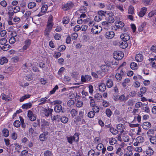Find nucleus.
<instances>
[{
  "instance_id": "f257e3e1",
  "label": "nucleus",
  "mask_w": 156,
  "mask_h": 156,
  "mask_svg": "<svg viewBox=\"0 0 156 156\" xmlns=\"http://www.w3.org/2000/svg\"><path fill=\"white\" fill-rule=\"evenodd\" d=\"M68 142L70 144H72L73 141L78 142L79 140V136L75 134L74 136L66 137Z\"/></svg>"
},
{
  "instance_id": "f03ea898",
  "label": "nucleus",
  "mask_w": 156,
  "mask_h": 156,
  "mask_svg": "<svg viewBox=\"0 0 156 156\" xmlns=\"http://www.w3.org/2000/svg\"><path fill=\"white\" fill-rule=\"evenodd\" d=\"M124 56V54L122 51H115L114 53V58L118 60L122 59Z\"/></svg>"
},
{
  "instance_id": "7ed1b4c3",
  "label": "nucleus",
  "mask_w": 156,
  "mask_h": 156,
  "mask_svg": "<svg viewBox=\"0 0 156 156\" xmlns=\"http://www.w3.org/2000/svg\"><path fill=\"white\" fill-rule=\"evenodd\" d=\"M74 5L73 3L71 2H68L64 4L62 7V9L65 11H66L73 8Z\"/></svg>"
},
{
  "instance_id": "20e7f679",
  "label": "nucleus",
  "mask_w": 156,
  "mask_h": 156,
  "mask_svg": "<svg viewBox=\"0 0 156 156\" xmlns=\"http://www.w3.org/2000/svg\"><path fill=\"white\" fill-rule=\"evenodd\" d=\"M42 112L44 113L46 116H48L49 115L51 114L52 112L53 111V109L48 108L47 109L43 108L42 109Z\"/></svg>"
},
{
  "instance_id": "39448f33",
  "label": "nucleus",
  "mask_w": 156,
  "mask_h": 156,
  "mask_svg": "<svg viewBox=\"0 0 156 156\" xmlns=\"http://www.w3.org/2000/svg\"><path fill=\"white\" fill-rule=\"evenodd\" d=\"M101 30V27L100 26L95 25L92 28L91 32L94 34H98L100 32Z\"/></svg>"
},
{
  "instance_id": "423d86ee",
  "label": "nucleus",
  "mask_w": 156,
  "mask_h": 156,
  "mask_svg": "<svg viewBox=\"0 0 156 156\" xmlns=\"http://www.w3.org/2000/svg\"><path fill=\"white\" fill-rule=\"evenodd\" d=\"M118 72L115 75V78L118 81L121 80L122 77L124 74V72L122 70H118Z\"/></svg>"
},
{
  "instance_id": "0eeeda50",
  "label": "nucleus",
  "mask_w": 156,
  "mask_h": 156,
  "mask_svg": "<svg viewBox=\"0 0 156 156\" xmlns=\"http://www.w3.org/2000/svg\"><path fill=\"white\" fill-rule=\"evenodd\" d=\"M115 43H116L117 44H119L120 47L123 49L126 48L128 45L127 42L122 40L119 42L115 41L114 42V44Z\"/></svg>"
},
{
  "instance_id": "6e6552de",
  "label": "nucleus",
  "mask_w": 156,
  "mask_h": 156,
  "mask_svg": "<svg viewBox=\"0 0 156 156\" xmlns=\"http://www.w3.org/2000/svg\"><path fill=\"white\" fill-rule=\"evenodd\" d=\"M115 36V33L113 31H108L105 34V37L108 39L113 38Z\"/></svg>"
},
{
  "instance_id": "1a4fd4ad",
  "label": "nucleus",
  "mask_w": 156,
  "mask_h": 156,
  "mask_svg": "<svg viewBox=\"0 0 156 156\" xmlns=\"http://www.w3.org/2000/svg\"><path fill=\"white\" fill-rule=\"evenodd\" d=\"M48 6L46 5H43L41 8V12L37 15L38 16H40L43 15L47 11Z\"/></svg>"
},
{
  "instance_id": "9d476101",
  "label": "nucleus",
  "mask_w": 156,
  "mask_h": 156,
  "mask_svg": "<svg viewBox=\"0 0 156 156\" xmlns=\"http://www.w3.org/2000/svg\"><path fill=\"white\" fill-rule=\"evenodd\" d=\"M28 117L31 121H34L36 119V116L34 115L32 112L29 110L28 112Z\"/></svg>"
},
{
  "instance_id": "9b49d317",
  "label": "nucleus",
  "mask_w": 156,
  "mask_h": 156,
  "mask_svg": "<svg viewBox=\"0 0 156 156\" xmlns=\"http://www.w3.org/2000/svg\"><path fill=\"white\" fill-rule=\"evenodd\" d=\"M120 38L122 40L127 42L130 39V36L128 34L124 33L120 35Z\"/></svg>"
},
{
  "instance_id": "f8f14e48",
  "label": "nucleus",
  "mask_w": 156,
  "mask_h": 156,
  "mask_svg": "<svg viewBox=\"0 0 156 156\" xmlns=\"http://www.w3.org/2000/svg\"><path fill=\"white\" fill-rule=\"evenodd\" d=\"M91 79V76L90 75H85L84 76L82 75L81 76V80L83 82L90 81Z\"/></svg>"
},
{
  "instance_id": "ddd939ff",
  "label": "nucleus",
  "mask_w": 156,
  "mask_h": 156,
  "mask_svg": "<svg viewBox=\"0 0 156 156\" xmlns=\"http://www.w3.org/2000/svg\"><path fill=\"white\" fill-rule=\"evenodd\" d=\"M147 90V88L146 87H141L140 89V93H140L139 92L138 93L139 96L140 97H142L143 95L146 93Z\"/></svg>"
},
{
  "instance_id": "4468645a",
  "label": "nucleus",
  "mask_w": 156,
  "mask_h": 156,
  "mask_svg": "<svg viewBox=\"0 0 156 156\" xmlns=\"http://www.w3.org/2000/svg\"><path fill=\"white\" fill-rule=\"evenodd\" d=\"M54 110L55 112L57 113L60 112H63L62 110V107L60 105H57L54 108Z\"/></svg>"
},
{
  "instance_id": "2eb2a0df",
  "label": "nucleus",
  "mask_w": 156,
  "mask_h": 156,
  "mask_svg": "<svg viewBox=\"0 0 156 156\" xmlns=\"http://www.w3.org/2000/svg\"><path fill=\"white\" fill-rule=\"evenodd\" d=\"M142 127L144 129H147L151 126V123L148 122H144L142 125Z\"/></svg>"
},
{
  "instance_id": "dca6fc26",
  "label": "nucleus",
  "mask_w": 156,
  "mask_h": 156,
  "mask_svg": "<svg viewBox=\"0 0 156 156\" xmlns=\"http://www.w3.org/2000/svg\"><path fill=\"white\" fill-rule=\"evenodd\" d=\"M145 152L149 156L152 155L154 153V151L150 147H147L146 150Z\"/></svg>"
},
{
  "instance_id": "f3484780",
  "label": "nucleus",
  "mask_w": 156,
  "mask_h": 156,
  "mask_svg": "<svg viewBox=\"0 0 156 156\" xmlns=\"http://www.w3.org/2000/svg\"><path fill=\"white\" fill-rule=\"evenodd\" d=\"M99 90L102 92L105 91L106 89V86L105 83H101L99 85Z\"/></svg>"
},
{
  "instance_id": "a211bd4d",
  "label": "nucleus",
  "mask_w": 156,
  "mask_h": 156,
  "mask_svg": "<svg viewBox=\"0 0 156 156\" xmlns=\"http://www.w3.org/2000/svg\"><path fill=\"white\" fill-rule=\"evenodd\" d=\"M111 68V67L106 65H102L101 67V70L104 72H107Z\"/></svg>"
},
{
  "instance_id": "6ab92c4d",
  "label": "nucleus",
  "mask_w": 156,
  "mask_h": 156,
  "mask_svg": "<svg viewBox=\"0 0 156 156\" xmlns=\"http://www.w3.org/2000/svg\"><path fill=\"white\" fill-rule=\"evenodd\" d=\"M147 9V8L146 7L142 8L138 14L139 16L140 17H143L145 15Z\"/></svg>"
},
{
  "instance_id": "aec40b11",
  "label": "nucleus",
  "mask_w": 156,
  "mask_h": 156,
  "mask_svg": "<svg viewBox=\"0 0 156 156\" xmlns=\"http://www.w3.org/2000/svg\"><path fill=\"white\" fill-rule=\"evenodd\" d=\"M115 26L119 28H121L124 26V23L121 21H117L115 22Z\"/></svg>"
},
{
  "instance_id": "412c9836",
  "label": "nucleus",
  "mask_w": 156,
  "mask_h": 156,
  "mask_svg": "<svg viewBox=\"0 0 156 156\" xmlns=\"http://www.w3.org/2000/svg\"><path fill=\"white\" fill-rule=\"evenodd\" d=\"M135 59L137 62H141L143 60V56L141 54H137L136 55Z\"/></svg>"
},
{
  "instance_id": "4be33fe9",
  "label": "nucleus",
  "mask_w": 156,
  "mask_h": 156,
  "mask_svg": "<svg viewBox=\"0 0 156 156\" xmlns=\"http://www.w3.org/2000/svg\"><path fill=\"white\" fill-rule=\"evenodd\" d=\"M155 131V130H154V129H149L147 133V136L149 137L154 136V131Z\"/></svg>"
},
{
  "instance_id": "5701e85b",
  "label": "nucleus",
  "mask_w": 156,
  "mask_h": 156,
  "mask_svg": "<svg viewBox=\"0 0 156 156\" xmlns=\"http://www.w3.org/2000/svg\"><path fill=\"white\" fill-rule=\"evenodd\" d=\"M151 65L152 67H156V58H151L149 59Z\"/></svg>"
},
{
  "instance_id": "b1692460",
  "label": "nucleus",
  "mask_w": 156,
  "mask_h": 156,
  "mask_svg": "<svg viewBox=\"0 0 156 156\" xmlns=\"http://www.w3.org/2000/svg\"><path fill=\"white\" fill-rule=\"evenodd\" d=\"M144 138L141 136L137 137L135 139V141L140 144L142 143L144 141Z\"/></svg>"
},
{
  "instance_id": "393cba45",
  "label": "nucleus",
  "mask_w": 156,
  "mask_h": 156,
  "mask_svg": "<svg viewBox=\"0 0 156 156\" xmlns=\"http://www.w3.org/2000/svg\"><path fill=\"white\" fill-rule=\"evenodd\" d=\"M149 140L152 144L155 145L156 144V137L155 136L150 137Z\"/></svg>"
},
{
  "instance_id": "a878e982",
  "label": "nucleus",
  "mask_w": 156,
  "mask_h": 156,
  "mask_svg": "<svg viewBox=\"0 0 156 156\" xmlns=\"http://www.w3.org/2000/svg\"><path fill=\"white\" fill-rule=\"evenodd\" d=\"M8 62V59L5 57H2L0 59V64L2 65L7 63Z\"/></svg>"
},
{
  "instance_id": "bb28decb",
  "label": "nucleus",
  "mask_w": 156,
  "mask_h": 156,
  "mask_svg": "<svg viewBox=\"0 0 156 156\" xmlns=\"http://www.w3.org/2000/svg\"><path fill=\"white\" fill-rule=\"evenodd\" d=\"M32 104L30 102L23 104L22 106V108L24 109H28L32 106Z\"/></svg>"
},
{
  "instance_id": "cd10ccee",
  "label": "nucleus",
  "mask_w": 156,
  "mask_h": 156,
  "mask_svg": "<svg viewBox=\"0 0 156 156\" xmlns=\"http://www.w3.org/2000/svg\"><path fill=\"white\" fill-rule=\"evenodd\" d=\"M53 24V23H47V27L45 29H46V30L48 31H50L52 29Z\"/></svg>"
},
{
  "instance_id": "c85d7f7f",
  "label": "nucleus",
  "mask_w": 156,
  "mask_h": 156,
  "mask_svg": "<svg viewBox=\"0 0 156 156\" xmlns=\"http://www.w3.org/2000/svg\"><path fill=\"white\" fill-rule=\"evenodd\" d=\"M106 85L108 88L112 87L113 85L112 80L110 79H108L106 82Z\"/></svg>"
},
{
  "instance_id": "c756f323",
  "label": "nucleus",
  "mask_w": 156,
  "mask_h": 156,
  "mask_svg": "<svg viewBox=\"0 0 156 156\" xmlns=\"http://www.w3.org/2000/svg\"><path fill=\"white\" fill-rule=\"evenodd\" d=\"M48 133H42L39 136V139L41 141H44L45 140L46 138L45 136L48 135Z\"/></svg>"
},
{
  "instance_id": "7c9ffc66",
  "label": "nucleus",
  "mask_w": 156,
  "mask_h": 156,
  "mask_svg": "<svg viewBox=\"0 0 156 156\" xmlns=\"http://www.w3.org/2000/svg\"><path fill=\"white\" fill-rule=\"evenodd\" d=\"M36 6V4L34 2H29L27 5V7L28 8L30 9H32Z\"/></svg>"
},
{
  "instance_id": "2f4dec72",
  "label": "nucleus",
  "mask_w": 156,
  "mask_h": 156,
  "mask_svg": "<svg viewBox=\"0 0 156 156\" xmlns=\"http://www.w3.org/2000/svg\"><path fill=\"white\" fill-rule=\"evenodd\" d=\"M61 122L63 123H66L68 121V118L65 116H62L60 118Z\"/></svg>"
},
{
  "instance_id": "473e14b6",
  "label": "nucleus",
  "mask_w": 156,
  "mask_h": 156,
  "mask_svg": "<svg viewBox=\"0 0 156 156\" xmlns=\"http://www.w3.org/2000/svg\"><path fill=\"white\" fill-rule=\"evenodd\" d=\"M87 8L83 6L80 8L78 12L80 13H85L87 12Z\"/></svg>"
},
{
  "instance_id": "72a5a7b5",
  "label": "nucleus",
  "mask_w": 156,
  "mask_h": 156,
  "mask_svg": "<svg viewBox=\"0 0 156 156\" xmlns=\"http://www.w3.org/2000/svg\"><path fill=\"white\" fill-rule=\"evenodd\" d=\"M117 142L115 138H109V142L111 145H114Z\"/></svg>"
},
{
  "instance_id": "f704fd0d",
  "label": "nucleus",
  "mask_w": 156,
  "mask_h": 156,
  "mask_svg": "<svg viewBox=\"0 0 156 156\" xmlns=\"http://www.w3.org/2000/svg\"><path fill=\"white\" fill-rule=\"evenodd\" d=\"M130 80L129 78L125 79L123 82L122 83V84L124 88L125 87L126 85V84L129 83Z\"/></svg>"
},
{
  "instance_id": "c9c22d12",
  "label": "nucleus",
  "mask_w": 156,
  "mask_h": 156,
  "mask_svg": "<svg viewBox=\"0 0 156 156\" xmlns=\"http://www.w3.org/2000/svg\"><path fill=\"white\" fill-rule=\"evenodd\" d=\"M48 98L47 97H45L44 98H42L39 100V101L40 102L39 105H41L45 104L47 102V99Z\"/></svg>"
},
{
  "instance_id": "e433bc0d",
  "label": "nucleus",
  "mask_w": 156,
  "mask_h": 156,
  "mask_svg": "<svg viewBox=\"0 0 156 156\" xmlns=\"http://www.w3.org/2000/svg\"><path fill=\"white\" fill-rule=\"evenodd\" d=\"M69 18L68 16H66L63 18L62 23L63 24H68L69 22Z\"/></svg>"
},
{
  "instance_id": "4c0bfd02",
  "label": "nucleus",
  "mask_w": 156,
  "mask_h": 156,
  "mask_svg": "<svg viewBox=\"0 0 156 156\" xmlns=\"http://www.w3.org/2000/svg\"><path fill=\"white\" fill-rule=\"evenodd\" d=\"M2 133L3 136L5 137H8L9 135V130L6 129H4L2 130Z\"/></svg>"
},
{
  "instance_id": "58836bf2",
  "label": "nucleus",
  "mask_w": 156,
  "mask_h": 156,
  "mask_svg": "<svg viewBox=\"0 0 156 156\" xmlns=\"http://www.w3.org/2000/svg\"><path fill=\"white\" fill-rule=\"evenodd\" d=\"M131 68L133 70H135L137 68V65L135 62H132L130 64Z\"/></svg>"
},
{
  "instance_id": "ea45409f",
  "label": "nucleus",
  "mask_w": 156,
  "mask_h": 156,
  "mask_svg": "<svg viewBox=\"0 0 156 156\" xmlns=\"http://www.w3.org/2000/svg\"><path fill=\"white\" fill-rule=\"evenodd\" d=\"M102 25L103 27L104 28H107V27H108L110 26L109 23L108 22L104 21L102 23Z\"/></svg>"
},
{
  "instance_id": "a19ab883",
  "label": "nucleus",
  "mask_w": 156,
  "mask_h": 156,
  "mask_svg": "<svg viewBox=\"0 0 156 156\" xmlns=\"http://www.w3.org/2000/svg\"><path fill=\"white\" fill-rule=\"evenodd\" d=\"M103 17L98 14L95 16L94 17V20L95 21L99 22L101 21Z\"/></svg>"
},
{
  "instance_id": "79ce46f5",
  "label": "nucleus",
  "mask_w": 156,
  "mask_h": 156,
  "mask_svg": "<svg viewBox=\"0 0 156 156\" xmlns=\"http://www.w3.org/2000/svg\"><path fill=\"white\" fill-rule=\"evenodd\" d=\"M118 99L121 101H126L128 99V98L126 97L124 94H122L119 96Z\"/></svg>"
},
{
  "instance_id": "37998d69",
  "label": "nucleus",
  "mask_w": 156,
  "mask_h": 156,
  "mask_svg": "<svg viewBox=\"0 0 156 156\" xmlns=\"http://www.w3.org/2000/svg\"><path fill=\"white\" fill-rule=\"evenodd\" d=\"M70 113L71 115V116L73 117H74L77 114L78 112L75 109H72L71 112Z\"/></svg>"
},
{
  "instance_id": "c03bdc74",
  "label": "nucleus",
  "mask_w": 156,
  "mask_h": 156,
  "mask_svg": "<svg viewBox=\"0 0 156 156\" xmlns=\"http://www.w3.org/2000/svg\"><path fill=\"white\" fill-rule=\"evenodd\" d=\"M146 25V24L145 22H144L142 23L139 26L138 29V30L140 32L142 31L143 30L144 27Z\"/></svg>"
},
{
  "instance_id": "a18cd8bd",
  "label": "nucleus",
  "mask_w": 156,
  "mask_h": 156,
  "mask_svg": "<svg viewBox=\"0 0 156 156\" xmlns=\"http://www.w3.org/2000/svg\"><path fill=\"white\" fill-rule=\"evenodd\" d=\"M155 15H156V10H154L150 12L148 14V16L149 17H151Z\"/></svg>"
},
{
  "instance_id": "49530a36",
  "label": "nucleus",
  "mask_w": 156,
  "mask_h": 156,
  "mask_svg": "<svg viewBox=\"0 0 156 156\" xmlns=\"http://www.w3.org/2000/svg\"><path fill=\"white\" fill-rule=\"evenodd\" d=\"M109 130L114 135L117 134L118 132V130L112 127L109 129Z\"/></svg>"
},
{
  "instance_id": "de8ad7c7",
  "label": "nucleus",
  "mask_w": 156,
  "mask_h": 156,
  "mask_svg": "<svg viewBox=\"0 0 156 156\" xmlns=\"http://www.w3.org/2000/svg\"><path fill=\"white\" fill-rule=\"evenodd\" d=\"M78 37V34L77 33H74L71 35V37L73 40H76Z\"/></svg>"
},
{
  "instance_id": "09e8293b",
  "label": "nucleus",
  "mask_w": 156,
  "mask_h": 156,
  "mask_svg": "<svg viewBox=\"0 0 156 156\" xmlns=\"http://www.w3.org/2000/svg\"><path fill=\"white\" fill-rule=\"evenodd\" d=\"M128 13L131 14H133L134 13V9L132 6H130L128 10Z\"/></svg>"
},
{
  "instance_id": "8fccbe9b",
  "label": "nucleus",
  "mask_w": 156,
  "mask_h": 156,
  "mask_svg": "<svg viewBox=\"0 0 156 156\" xmlns=\"http://www.w3.org/2000/svg\"><path fill=\"white\" fill-rule=\"evenodd\" d=\"M94 97L95 99L97 100H101L102 96L99 94L97 93L95 95Z\"/></svg>"
},
{
  "instance_id": "3c124183",
  "label": "nucleus",
  "mask_w": 156,
  "mask_h": 156,
  "mask_svg": "<svg viewBox=\"0 0 156 156\" xmlns=\"http://www.w3.org/2000/svg\"><path fill=\"white\" fill-rule=\"evenodd\" d=\"M10 47V46L8 44H5L2 47V49L4 51H7L9 48Z\"/></svg>"
},
{
  "instance_id": "603ef678",
  "label": "nucleus",
  "mask_w": 156,
  "mask_h": 156,
  "mask_svg": "<svg viewBox=\"0 0 156 156\" xmlns=\"http://www.w3.org/2000/svg\"><path fill=\"white\" fill-rule=\"evenodd\" d=\"M106 14V12H104L103 11H100L98 12V14L103 17V16H105Z\"/></svg>"
},
{
  "instance_id": "864d4df0",
  "label": "nucleus",
  "mask_w": 156,
  "mask_h": 156,
  "mask_svg": "<svg viewBox=\"0 0 156 156\" xmlns=\"http://www.w3.org/2000/svg\"><path fill=\"white\" fill-rule=\"evenodd\" d=\"M17 32V36L20 37L23 36L24 34L23 31L22 30H20V29L18 30Z\"/></svg>"
},
{
  "instance_id": "5fc2aeb1",
  "label": "nucleus",
  "mask_w": 156,
  "mask_h": 156,
  "mask_svg": "<svg viewBox=\"0 0 156 156\" xmlns=\"http://www.w3.org/2000/svg\"><path fill=\"white\" fill-rule=\"evenodd\" d=\"M20 122L19 120L15 121L13 123L14 126L17 128L19 127L20 125Z\"/></svg>"
},
{
  "instance_id": "6e6d98bb",
  "label": "nucleus",
  "mask_w": 156,
  "mask_h": 156,
  "mask_svg": "<svg viewBox=\"0 0 156 156\" xmlns=\"http://www.w3.org/2000/svg\"><path fill=\"white\" fill-rule=\"evenodd\" d=\"M93 107L92 110L94 112H98L99 111V108L97 106H96L95 105L94 106H92Z\"/></svg>"
},
{
  "instance_id": "4d7b16f0",
  "label": "nucleus",
  "mask_w": 156,
  "mask_h": 156,
  "mask_svg": "<svg viewBox=\"0 0 156 156\" xmlns=\"http://www.w3.org/2000/svg\"><path fill=\"white\" fill-rule=\"evenodd\" d=\"M89 98L90 99V105L92 106H94L95 104L94 100L90 96Z\"/></svg>"
},
{
  "instance_id": "13d9d810",
  "label": "nucleus",
  "mask_w": 156,
  "mask_h": 156,
  "mask_svg": "<svg viewBox=\"0 0 156 156\" xmlns=\"http://www.w3.org/2000/svg\"><path fill=\"white\" fill-rule=\"evenodd\" d=\"M44 156H52V154L51 151L47 150L44 152Z\"/></svg>"
},
{
  "instance_id": "bf43d9fd",
  "label": "nucleus",
  "mask_w": 156,
  "mask_h": 156,
  "mask_svg": "<svg viewBox=\"0 0 156 156\" xmlns=\"http://www.w3.org/2000/svg\"><path fill=\"white\" fill-rule=\"evenodd\" d=\"M123 140L125 142H128L129 140V137L127 135H124L122 137Z\"/></svg>"
},
{
  "instance_id": "052dcab7",
  "label": "nucleus",
  "mask_w": 156,
  "mask_h": 156,
  "mask_svg": "<svg viewBox=\"0 0 156 156\" xmlns=\"http://www.w3.org/2000/svg\"><path fill=\"white\" fill-rule=\"evenodd\" d=\"M108 117L110 116L112 114V112L110 109L107 108L105 111Z\"/></svg>"
},
{
  "instance_id": "680f3d73",
  "label": "nucleus",
  "mask_w": 156,
  "mask_h": 156,
  "mask_svg": "<svg viewBox=\"0 0 156 156\" xmlns=\"http://www.w3.org/2000/svg\"><path fill=\"white\" fill-rule=\"evenodd\" d=\"M54 37L55 40H58L61 39V35L58 33H56L55 34Z\"/></svg>"
},
{
  "instance_id": "e2e57ef3",
  "label": "nucleus",
  "mask_w": 156,
  "mask_h": 156,
  "mask_svg": "<svg viewBox=\"0 0 156 156\" xmlns=\"http://www.w3.org/2000/svg\"><path fill=\"white\" fill-rule=\"evenodd\" d=\"M104 147V146L102 144L100 143L98 144L96 147V148L98 150L101 151V150Z\"/></svg>"
},
{
  "instance_id": "0e129e2a",
  "label": "nucleus",
  "mask_w": 156,
  "mask_h": 156,
  "mask_svg": "<svg viewBox=\"0 0 156 156\" xmlns=\"http://www.w3.org/2000/svg\"><path fill=\"white\" fill-rule=\"evenodd\" d=\"M95 115L94 113L92 111L89 112L87 114L88 116L90 118H93Z\"/></svg>"
},
{
  "instance_id": "69168bd1",
  "label": "nucleus",
  "mask_w": 156,
  "mask_h": 156,
  "mask_svg": "<svg viewBox=\"0 0 156 156\" xmlns=\"http://www.w3.org/2000/svg\"><path fill=\"white\" fill-rule=\"evenodd\" d=\"M133 85L135 88H138L140 86V83L139 82L136 81L134 82Z\"/></svg>"
},
{
  "instance_id": "338daca9",
  "label": "nucleus",
  "mask_w": 156,
  "mask_h": 156,
  "mask_svg": "<svg viewBox=\"0 0 156 156\" xmlns=\"http://www.w3.org/2000/svg\"><path fill=\"white\" fill-rule=\"evenodd\" d=\"M20 7L19 6H16L14 8L13 12L14 13H16L20 11Z\"/></svg>"
},
{
  "instance_id": "774afa93",
  "label": "nucleus",
  "mask_w": 156,
  "mask_h": 156,
  "mask_svg": "<svg viewBox=\"0 0 156 156\" xmlns=\"http://www.w3.org/2000/svg\"><path fill=\"white\" fill-rule=\"evenodd\" d=\"M95 154V151L93 150H91L88 152V156H94Z\"/></svg>"
}]
</instances>
